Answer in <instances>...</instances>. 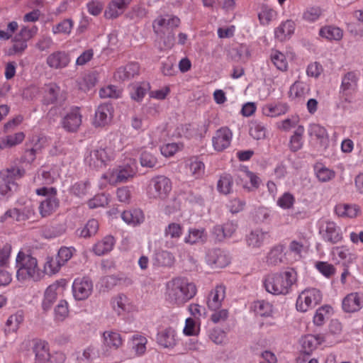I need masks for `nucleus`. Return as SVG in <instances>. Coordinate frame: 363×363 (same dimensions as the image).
Returning <instances> with one entry per match:
<instances>
[{
	"label": "nucleus",
	"instance_id": "26",
	"mask_svg": "<svg viewBox=\"0 0 363 363\" xmlns=\"http://www.w3.org/2000/svg\"><path fill=\"white\" fill-rule=\"evenodd\" d=\"M185 169L192 177L199 179L203 177L206 167L199 157L194 156L186 160Z\"/></svg>",
	"mask_w": 363,
	"mask_h": 363
},
{
	"label": "nucleus",
	"instance_id": "31",
	"mask_svg": "<svg viewBox=\"0 0 363 363\" xmlns=\"http://www.w3.org/2000/svg\"><path fill=\"white\" fill-rule=\"evenodd\" d=\"M140 73V65L137 62H130L124 67L118 68L114 73V78L116 80L125 81L138 75Z\"/></svg>",
	"mask_w": 363,
	"mask_h": 363
},
{
	"label": "nucleus",
	"instance_id": "18",
	"mask_svg": "<svg viewBox=\"0 0 363 363\" xmlns=\"http://www.w3.org/2000/svg\"><path fill=\"white\" fill-rule=\"evenodd\" d=\"M71 62L68 52L56 50L48 55L46 58L47 65L52 69H62L66 68Z\"/></svg>",
	"mask_w": 363,
	"mask_h": 363
},
{
	"label": "nucleus",
	"instance_id": "51",
	"mask_svg": "<svg viewBox=\"0 0 363 363\" xmlns=\"http://www.w3.org/2000/svg\"><path fill=\"white\" fill-rule=\"evenodd\" d=\"M44 102L46 104H51L57 101L60 91V86L55 83L45 84L44 88Z\"/></svg>",
	"mask_w": 363,
	"mask_h": 363
},
{
	"label": "nucleus",
	"instance_id": "54",
	"mask_svg": "<svg viewBox=\"0 0 363 363\" xmlns=\"http://www.w3.org/2000/svg\"><path fill=\"white\" fill-rule=\"evenodd\" d=\"M250 135L255 140H262L266 137V128L258 121H252L250 124Z\"/></svg>",
	"mask_w": 363,
	"mask_h": 363
},
{
	"label": "nucleus",
	"instance_id": "56",
	"mask_svg": "<svg viewBox=\"0 0 363 363\" xmlns=\"http://www.w3.org/2000/svg\"><path fill=\"white\" fill-rule=\"evenodd\" d=\"M270 60L277 69L282 72L287 69L288 62L284 53L278 50H273L270 55Z\"/></svg>",
	"mask_w": 363,
	"mask_h": 363
},
{
	"label": "nucleus",
	"instance_id": "5",
	"mask_svg": "<svg viewBox=\"0 0 363 363\" xmlns=\"http://www.w3.org/2000/svg\"><path fill=\"white\" fill-rule=\"evenodd\" d=\"M25 170L18 167H11L0 172V200L11 198L19 189L16 180L23 177Z\"/></svg>",
	"mask_w": 363,
	"mask_h": 363
},
{
	"label": "nucleus",
	"instance_id": "49",
	"mask_svg": "<svg viewBox=\"0 0 363 363\" xmlns=\"http://www.w3.org/2000/svg\"><path fill=\"white\" fill-rule=\"evenodd\" d=\"M277 17V12L272 6L267 4L262 5L258 13V18L261 25L267 26Z\"/></svg>",
	"mask_w": 363,
	"mask_h": 363
},
{
	"label": "nucleus",
	"instance_id": "53",
	"mask_svg": "<svg viewBox=\"0 0 363 363\" xmlns=\"http://www.w3.org/2000/svg\"><path fill=\"white\" fill-rule=\"evenodd\" d=\"M23 321V316L20 313H15L9 317L6 322L4 332L6 335L15 333Z\"/></svg>",
	"mask_w": 363,
	"mask_h": 363
},
{
	"label": "nucleus",
	"instance_id": "1",
	"mask_svg": "<svg viewBox=\"0 0 363 363\" xmlns=\"http://www.w3.org/2000/svg\"><path fill=\"white\" fill-rule=\"evenodd\" d=\"M197 293L196 284L185 277H174L165 285L164 298L172 306L181 307L193 298Z\"/></svg>",
	"mask_w": 363,
	"mask_h": 363
},
{
	"label": "nucleus",
	"instance_id": "3",
	"mask_svg": "<svg viewBox=\"0 0 363 363\" xmlns=\"http://www.w3.org/2000/svg\"><path fill=\"white\" fill-rule=\"evenodd\" d=\"M296 280V272L289 268L279 273L268 274L264 279V285L266 291L270 294L286 295L290 292Z\"/></svg>",
	"mask_w": 363,
	"mask_h": 363
},
{
	"label": "nucleus",
	"instance_id": "38",
	"mask_svg": "<svg viewBox=\"0 0 363 363\" xmlns=\"http://www.w3.org/2000/svg\"><path fill=\"white\" fill-rule=\"evenodd\" d=\"M115 243L116 240L113 236L106 235L94 245L92 251L98 256L104 255L113 250Z\"/></svg>",
	"mask_w": 363,
	"mask_h": 363
},
{
	"label": "nucleus",
	"instance_id": "6",
	"mask_svg": "<svg viewBox=\"0 0 363 363\" xmlns=\"http://www.w3.org/2000/svg\"><path fill=\"white\" fill-rule=\"evenodd\" d=\"M359 77V72L357 71H349L342 76L339 98L342 106L354 101L358 91Z\"/></svg>",
	"mask_w": 363,
	"mask_h": 363
},
{
	"label": "nucleus",
	"instance_id": "11",
	"mask_svg": "<svg viewBox=\"0 0 363 363\" xmlns=\"http://www.w3.org/2000/svg\"><path fill=\"white\" fill-rule=\"evenodd\" d=\"M319 233L323 240L331 244H336L343 239L341 228L329 220H322L320 224Z\"/></svg>",
	"mask_w": 363,
	"mask_h": 363
},
{
	"label": "nucleus",
	"instance_id": "24",
	"mask_svg": "<svg viewBox=\"0 0 363 363\" xmlns=\"http://www.w3.org/2000/svg\"><path fill=\"white\" fill-rule=\"evenodd\" d=\"M148 340L145 335L137 333L133 335L128 341V345L130 350L137 357L143 356L147 351Z\"/></svg>",
	"mask_w": 363,
	"mask_h": 363
},
{
	"label": "nucleus",
	"instance_id": "63",
	"mask_svg": "<svg viewBox=\"0 0 363 363\" xmlns=\"http://www.w3.org/2000/svg\"><path fill=\"white\" fill-rule=\"evenodd\" d=\"M200 332V323L195 319L188 318L185 320V325L183 329V333L186 336L198 335Z\"/></svg>",
	"mask_w": 363,
	"mask_h": 363
},
{
	"label": "nucleus",
	"instance_id": "58",
	"mask_svg": "<svg viewBox=\"0 0 363 363\" xmlns=\"http://www.w3.org/2000/svg\"><path fill=\"white\" fill-rule=\"evenodd\" d=\"M74 27V21L71 18L64 19L52 28L53 34H62L69 35Z\"/></svg>",
	"mask_w": 363,
	"mask_h": 363
},
{
	"label": "nucleus",
	"instance_id": "14",
	"mask_svg": "<svg viewBox=\"0 0 363 363\" xmlns=\"http://www.w3.org/2000/svg\"><path fill=\"white\" fill-rule=\"evenodd\" d=\"M157 343L162 347L172 350L179 342L177 332L173 327H167L157 334Z\"/></svg>",
	"mask_w": 363,
	"mask_h": 363
},
{
	"label": "nucleus",
	"instance_id": "57",
	"mask_svg": "<svg viewBox=\"0 0 363 363\" xmlns=\"http://www.w3.org/2000/svg\"><path fill=\"white\" fill-rule=\"evenodd\" d=\"M97 82L96 77L94 74H86L78 79L77 83L79 89L84 92L89 91L94 88Z\"/></svg>",
	"mask_w": 363,
	"mask_h": 363
},
{
	"label": "nucleus",
	"instance_id": "33",
	"mask_svg": "<svg viewBox=\"0 0 363 363\" xmlns=\"http://www.w3.org/2000/svg\"><path fill=\"white\" fill-rule=\"evenodd\" d=\"M289 106L286 103H269L262 108V113L264 116L270 118H276L286 113Z\"/></svg>",
	"mask_w": 363,
	"mask_h": 363
},
{
	"label": "nucleus",
	"instance_id": "21",
	"mask_svg": "<svg viewBox=\"0 0 363 363\" xmlns=\"http://www.w3.org/2000/svg\"><path fill=\"white\" fill-rule=\"evenodd\" d=\"M32 351L35 354L34 363H49L50 360V350L49 343L43 340L33 342Z\"/></svg>",
	"mask_w": 363,
	"mask_h": 363
},
{
	"label": "nucleus",
	"instance_id": "40",
	"mask_svg": "<svg viewBox=\"0 0 363 363\" xmlns=\"http://www.w3.org/2000/svg\"><path fill=\"white\" fill-rule=\"evenodd\" d=\"M150 89V85L148 82H136L130 85L129 94L131 99L140 102L143 101Z\"/></svg>",
	"mask_w": 363,
	"mask_h": 363
},
{
	"label": "nucleus",
	"instance_id": "43",
	"mask_svg": "<svg viewBox=\"0 0 363 363\" xmlns=\"http://www.w3.org/2000/svg\"><path fill=\"white\" fill-rule=\"evenodd\" d=\"M33 214V209L26 207L23 210L18 208H11L8 210L4 215L1 217V220H6L7 218H11L16 221L26 220Z\"/></svg>",
	"mask_w": 363,
	"mask_h": 363
},
{
	"label": "nucleus",
	"instance_id": "16",
	"mask_svg": "<svg viewBox=\"0 0 363 363\" xmlns=\"http://www.w3.org/2000/svg\"><path fill=\"white\" fill-rule=\"evenodd\" d=\"M113 108L111 104H103L95 111L92 125L95 128H103L109 124L113 118Z\"/></svg>",
	"mask_w": 363,
	"mask_h": 363
},
{
	"label": "nucleus",
	"instance_id": "19",
	"mask_svg": "<svg viewBox=\"0 0 363 363\" xmlns=\"http://www.w3.org/2000/svg\"><path fill=\"white\" fill-rule=\"evenodd\" d=\"M206 260L213 268H223L230 262L229 255L223 250L213 249L208 252Z\"/></svg>",
	"mask_w": 363,
	"mask_h": 363
},
{
	"label": "nucleus",
	"instance_id": "48",
	"mask_svg": "<svg viewBox=\"0 0 363 363\" xmlns=\"http://www.w3.org/2000/svg\"><path fill=\"white\" fill-rule=\"evenodd\" d=\"M308 131L311 138L319 140L321 144H325L328 142V134L323 126L313 123L309 125Z\"/></svg>",
	"mask_w": 363,
	"mask_h": 363
},
{
	"label": "nucleus",
	"instance_id": "59",
	"mask_svg": "<svg viewBox=\"0 0 363 363\" xmlns=\"http://www.w3.org/2000/svg\"><path fill=\"white\" fill-rule=\"evenodd\" d=\"M322 9L318 6H311L306 8L302 14L303 21L308 23H313L318 21L322 16Z\"/></svg>",
	"mask_w": 363,
	"mask_h": 363
},
{
	"label": "nucleus",
	"instance_id": "46",
	"mask_svg": "<svg viewBox=\"0 0 363 363\" xmlns=\"http://www.w3.org/2000/svg\"><path fill=\"white\" fill-rule=\"evenodd\" d=\"M319 35L328 40L339 41L343 37V30L334 26H325L319 30Z\"/></svg>",
	"mask_w": 363,
	"mask_h": 363
},
{
	"label": "nucleus",
	"instance_id": "64",
	"mask_svg": "<svg viewBox=\"0 0 363 363\" xmlns=\"http://www.w3.org/2000/svg\"><path fill=\"white\" fill-rule=\"evenodd\" d=\"M69 315V305L65 300H60L55 308V320L58 322L65 320Z\"/></svg>",
	"mask_w": 363,
	"mask_h": 363
},
{
	"label": "nucleus",
	"instance_id": "7",
	"mask_svg": "<svg viewBox=\"0 0 363 363\" xmlns=\"http://www.w3.org/2000/svg\"><path fill=\"white\" fill-rule=\"evenodd\" d=\"M172 189L171 180L163 175L152 177L147 185L146 194L150 199L164 200Z\"/></svg>",
	"mask_w": 363,
	"mask_h": 363
},
{
	"label": "nucleus",
	"instance_id": "61",
	"mask_svg": "<svg viewBox=\"0 0 363 363\" xmlns=\"http://www.w3.org/2000/svg\"><path fill=\"white\" fill-rule=\"evenodd\" d=\"M253 309L256 314L260 316H269L272 313V306L264 300L255 301Z\"/></svg>",
	"mask_w": 363,
	"mask_h": 363
},
{
	"label": "nucleus",
	"instance_id": "25",
	"mask_svg": "<svg viewBox=\"0 0 363 363\" xmlns=\"http://www.w3.org/2000/svg\"><path fill=\"white\" fill-rule=\"evenodd\" d=\"M180 19L174 16H158L152 23L154 31L156 33H162L164 29H173L179 26Z\"/></svg>",
	"mask_w": 363,
	"mask_h": 363
},
{
	"label": "nucleus",
	"instance_id": "4",
	"mask_svg": "<svg viewBox=\"0 0 363 363\" xmlns=\"http://www.w3.org/2000/svg\"><path fill=\"white\" fill-rule=\"evenodd\" d=\"M16 277L20 281H34L41 279V272L35 257L23 251H19L16 258Z\"/></svg>",
	"mask_w": 363,
	"mask_h": 363
},
{
	"label": "nucleus",
	"instance_id": "20",
	"mask_svg": "<svg viewBox=\"0 0 363 363\" xmlns=\"http://www.w3.org/2000/svg\"><path fill=\"white\" fill-rule=\"evenodd\" d=\"M363 307V294L352 292L346 295L342 301L344 312L352 313L359 311Z\"/></svg>",
	"mask_w": 363,
	"mask_h": 363
},
{
	"label": "nucleus",
	"instance_id": "42",
	"mask_svg": "<svg viewBox=\"0 0 363 363\" xmlns=\"http://www.w3.org/2000/svg\"><path fill=\"white\" fill-rule=\"evenodd\" d=\"M59 206V200L57 195H50L41 201L39 206L40 213L43 217H46L54 213Z\"/></svg>",
	"mask_w": 363,
	"mask_h": 363
},
{
	"label": "nucleus",
	"instance_id": "13",
	"mask_svg": "<svg viewBox=\"0 0 363 363\" xmlns=\"http://www.w3.org/2000/svg\"><path fill=\"white\" fill-rule=\"evenodd\" d=\"M235 181L237 184L242 186L247 191L257 190L262 182L257 174L248 170L247 168L240 171Z\"/></svg>",
	"mask_w": 363,
	"mask_h": 363
},
{
	"label": "nucleus",
	"instance_id": "8",
	"mask_svg": "<svg viewBox=\"0 0 363 363\" xmlns=\"http://www.w3.org/2000/svg\"><path fill=\"white\" fill-rule=\"evenodd\" d=\"M323 298L322 293L315 288H308L302 291L297 297L296 308L306 313L318 305Z\"/></svg>",
	"mask_w": 363,
	"mask_h": 363
},
{
	"label": "nucleus",
	"instance_id": "2",
	"mask_svg": "<svg viewBox=\"0 0 363 363\" xmlns=\"http://www.w3.org/2000/svg\"><path fill=\"white\" fill-rule=\"evenodd\" d=\"M116 135H109L99 147L91 150L84 161L90 167L99 169L106 167L116 157Z\"/></svg>",
	"mask_w": 363,
	"mask_h": 363
},
{
	"label": "nucleus",
	"instance_id": "35",
	"mask_svg": "<svg viewBox=\"0 0 363 363\" xmlns=\"http://www.w3.org/2000/svg\"><path fill=\"white\" fill-rule=\"evenodd\" d=\"M324 342L325 337L323 335H307L302 338L301 345L304 353L310 354Z\"/></svg>",
	"mask_w": 363,
	"mask_h": 363
},
{
	"label": "nucleus",
	"instance_id": "27",
	"mask_svg": "<svg viewBox=\"0 0 363 363\" xmlns=\"http://www.w3.org/2000/svg\"><path fill=\"white\" fill-rule=\"evenodd\" d=\"M270 240V235L267 232L260 229L252 230L246 236V242L248 247L252 248H259Z\"/></svg>",
	"mask_w": 363,
	"mask_h": 363
},
{
	"label": "nucleus",
	"instance_id": "36",
	"mask_svg": "<svg viewBox=\"0 0 363 363\" xmlns=\"http://www.w3.org/2000/svg\"><path fill=\"white\" fill-rule=\"evenodd\" d=\"M113 310L118 315H123L132 309V305L129 298L123 294L113 297L111 301Z\"/></svg>",
	"mask_w": 363,
	"mask_h": 363
},
{
	"label": "nucleus",
	"instance_id": "62",
	"mask_svg": "<svg viewBox=\"0 0 363 363\" xmlns=\"http://www.w3.org/2000/svg\"><path fill=\"white\" fill-rule=\"evenodd\" d=\"M62 266L57 258L48 256L44 264V272L48 275H52L57 273Z\"/></svg>",
	"mask_w": 363,
	"mask_h": 363
},
{
	"label": "nucleus",
	"instance_id": "50",
	"mask_svg": "<svg viewBox=\"0 0 363 363\" xmlns=\"http://www.w3.org/2000/svg\"><path fill=\"white\" fill-rule=\"evenodd\" d=\"M333 313V309L329 305H324L318 308L313 316V323L317 326H322Z\"/></svg>",
	"mask_w": 363,
	"mask_h": 363
},
{
	"label": "nucleus",
	"instance_id": "28",
	"mask_svg": "<svg viewBox=\"0 0 363 363\" xmlns=\"http://www.w3.org/2000/svg\"><path fill=\"white\" fill-rule=\"evenodd\" d=\"M102 341L104 345L111 350L119 349L123 344V339L121 335L113 330H108L102 334Z\"/></svg>",
	"mask_w": 363,
	"mask_h": 363
},
{
	"label": "nucleus",
	"instance_id": "44",
	"mask_svg": "<svg viewBox=\"0 0 363 363\" xmlns=\"http://www.w3.org/2000/svg\"><path fill=\"white\" fill-rule=\"evenodd\" d=\"M208 235L204 228H190L184 238V242L190 245L203 243L206 241Z\"/></svg>",
	"mask_w": 363,
	"mask_h": 363
},
{
	"label": "nucleus",
	"instance_id": "32",
	"mask_svg": "<svg viewBox=\"0 0 363 363\" xmlns=\"http://www.w3.org/2000/svg\"><path fill=\"white\" fill-rule=\"evenodd\" d=\"M334 211L338 217L354 218L360 213L361 209L357 204L339 203L335 205Z\"/></svg>",
	"mask_w": 363,
	"mask_h": 363
},
{
	"label": "nucleus",
	"instance_id": "30",
	"mask_svg": "<svg viewBox=\"0 0 363 363\" xmlns=\"http://www.w3.org/2000/svg\"><path fill=\"white\" fill-rule=\"evenodd\" d=\"M131 1L132 0H111L105 11V17L116 18L125 11Z\"/></svg>",
	"mask_w": 363,
	"mask_h": 363
},
{
	"label": "nucleus",
	"instance_id": "45",
	"mask_svg": "<svg viewBox=\"0 0 363 363\" xmlns=\"http://www.w3.org/2000/svg\"><path fill=\"white\" fill-rule=\"evenodd\" d=\"M233 177L230 174H222L217 182V190L220 194L228 195L233 192Z\"/></svg>",
	"mask_w": 363,
	"mask_h": 363
},
{
	"label": "nucleus",
	"instance_id": "37",
	"mask_svg": "<svg viewBox=\"0 0 363 363\" xmlns=\"http://www.w3.org/2000/svg\"><path fill=\"white\" fill-rule=\"evenodd\" d=\"M122 220L129 225L137 226L145 220V215L142 210L133 208L124 211L121 214Z\"/></svg>",
	"mask_w": 363,
	"mask_h": 363
},
{
	"label": "nucleus",
	"instance_id": "29",
	"mask_svg": "<svg viewBox=\"0 0 363 363\" xmlns=\"http://www.w3.org/2000/svg\"><path fill=\"white\" fill-rule=\"evenodd\" d=\"M238 223L233 221H228L223 225H217L213 227V234L219 241H222L225 238H231L236 232Z\"/></svg>",
	"mask_w": 363,
	"mask_h": 363
},
{
	"label": "nucleus",
	"instance_id": "34",
	"mask_svg": "<svg viewBox=\"0 0 363 363\" xmlns=\"http://www.w3.org/2000/svg\"><path fill=\"white\" fill-rule=\"evenodd\" d=\"M60 289V285L57 281L50 284L46 289L44 293V298L42 301V308L44 311H48L52 308L53 303L57 299Z\"/></svg>",
	"mask_w": 363,
	"mask_h": 363
},
{
	"label": "nucleus",
	"instance_id": "12",
	"mask_svg": "<svg viewBox=\"0 0 363 363\" xmlns=\"http://www.w3.org/2000/svg\"><path fill=\"white\" fill-rule=\"evenodd\" d=\"M93 291V282L86 277L76 278L72 284V294L77 301L87 299Z\"/></svg>",
	"mask_w": 363,
	"mask_h": 363
},
{
	"label": "nucleus",
	"instance_id": "9",
	"mask_svg": "<svg viewBox=\"0 0 363 363\" xmlns=\"http://www.w3.org/2000/svg\"><path fill=\"white\" fill-rule=\"evenodd\" d=\"M36 33V28L23 27L21 30L12 38V45L8 50V55H21L28 48V41L31 39Z\"/></svg>",
	"mask_w": 363,
	"mask_h": 363
},
{
	"label": "nucleus",
	"instance_id": "22",
	"mask_svg": "<svg viewBox=\"0 0 363 363\" xmlns=\"http://www.w3.org/2000/svg\"><path fill=\"white\" fill-rule=\"evenodd\" d=\"M82 118L78 107L72 108L62 120L63 128L68 132H76L82 124Z\"/></svg>",
	"mask_w": 363,
	"mask_h": 363
},
{
	"label": "nucleus",
	"instance_id": "41",
	"mask_svg": "<svg viewBox=\"0 0 363 363\" xmlns=\"http://www.w3.org/2000/svg\"><path fill=\"white\" fill-rule=\"evenodd\" d=\"M295 23L292 20H286L282 22L274 31L276 38L280 41L286 40L290 38L295 30Z\"/></svg>",
	"mask_w": 363,
	"mask_h": 363
},
{
	"label": "nucleus",
	"instance_id": "47",
	"mask_svg": "<svg viewBox=\"0 0 363 363\" xmlns=\"http://www.w3.org/2000/svg\"><path fill=\"white\" fill-rule=\"evenodd\" d=\"M309 91L307 84L299 81L295 82L290 87L289 97L292 99H302L308 94Z\"/></svg>",
	"mask_w": 363,
	"mask_h": 363
},
{
	"label": "nucleus",
	"instance_id": "17",
	"mask_svg": "<svg viewBox=\"0 0 363 363\" xmlns=\"http://www.w3.org/2000/svg\"><path fill=\"white\" fill-rule=\"evenodd\" d=\"M309 247L308 239L301 235L289 242L287 253L291 255L294 260H299L308 252Z\"/></svg>",
	"mask_w": 363,
	"mask_h": 363
},
{
	"label": "nucleus",
	"instance_id": "10",
	"mask_svg": "<svg viewBox=\"0 0 363 363\" xmlns=\"http://www.w3.org/2000/svg\"><path fill=\"white\" fill-rule=\"evenodd\" d=\"M138 172V164L135 159H130L123 165L118 166L113 169L110 178L109 183H125L128 179L133 178Z\"/></svg>",
	"mask_w": 363,
	"mask_h": 363
},
{
	"label": "nucleus",
	"instance_id": "39",
	"mask_svg": "<svg viewBox=\"0 0 363 363\" xmlns=\"http://www.w3.org/2000/svg\"><path fill=\"white\" fill-rule=\"evenodd\" d=\"M152 262L157 267H171L175 262V257L167 250H159L155 254Z\"/></svg>",
	"mask_w": 363,
	"mask_h": 363
},
{
	"label": "nucleus",
	"instance_id": "52",
	"mask_svg": "<svg viewBox=\"0 0 363 363\" xmlns=\"http://www.w3.org/2000/svg\"><path fill=\"white\" fill-rule=\"evenodd\" d=\"M304 128L303 125H298L290 138L289 148L293 152L299 150L303 146V135Z\"/></svg>",
	"mask_w": 363,
	"mask_h": 363
},
{
	"label": "nucleus",
	"instance_id": "23",
	"mask_svg": "<svg viewBox=\"0 0 363 363\" xmlns=\"http://www.w3.org/2000/svg\"><path fill=\"white\" fill-rule=\"evenodd\" d=\"M225 298V286L220 284L212 289L206 300L207 307L209 310L219 309Z\"/></svg>",
	"mask_w": 363,
	"mask_h": 363
},
{
	"label": "nucleus",
	"instance_id": "15",
	"mask_svg": "<svg viewBox=\"0 0 363 363\" xmlns=\"http://www.w3.org/2000/svg\"><path fill=\"white\" fill-rule=\"evenodd\" d=\"M233 133L228 127H221L218 129L212 137V145L216 152H223L231 143Z\"/></svg>",
	"mask_w": 363,
	"mask_h": 363
},
{
	"label": "nucleus",
	"instance_id": "55",
	"mask_svg": "<svg viewBox=\"0 0 363 363\" xmlns=\"http://www.w3.org/2000/svg\"><path fill=\"white\" fill-rule=\"evenodd\" d=\"M91 187L90 182L89 181H79L74 183L70 187V193L79 198H83L89 191Z\"/></svg>",
	"mask_w": 363,
	"mask_h": 363
},
{
	"label": "nucleus",
	"instance_id": "60",
	"mask_svg": "<svg viewBox=\"0 0 363 363\" xmlns=\"http://www.w3.org/2000/svg\"><path fill=\"white\" fill-rule=\"evenodd\" d=\"M210 340L216 345H223L227 343V333L219 328H214L208 333Z\"/></svg>",
	"mask_w": 363,
	"mask_h": 363
}]
</instances>
